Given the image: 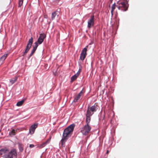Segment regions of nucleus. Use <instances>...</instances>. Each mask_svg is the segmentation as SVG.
I'll return each instance as SVG.
<instances>
[{
	"mask_svg": "<svg viewBox=\"0 0 158 158\" xmlns=\"http://www.w3.org/2000/svg\"><path fill=\"white\" fill-rule=\"evenodd\" d=\"M0 156L3 158H13L17 156V153L15 149H12L10 151L8 148H4L0 150Z\"/></svg>",
	"mask_w": 158,
	"mask_h": 158,
	"instance_id": "obj_1",
	"label": "nucleus"
},
{
	"mask_svg": "<svg viewBox=\"0 0 158 158\" xmlns=\"http://www.w3.org/2000/svg\"><path fill=\"white\" fill-rule=\"evenodd\" d=\"M75 125L73 124L64 129L62 139L61 140V145L63 146L68 139V138L71 136L73 131Z\"/></svg>",
	"mask_w": 158,
	"mask_h": 158,
	"instance_id": "obj_2",
	"label": "nucleus"
},
{
	"mask_svg": "<svg viewBox=\"0 0 158 158\" xmlns=\"http://www.w3.org/2000/svg\"><path fill=\"white\" fill-rule=\"evenodd\" d=\"M116 7L122 11H126L128 7L127 0H119L117 3Z\"/></svg>",
	"mask_w": 158,
	"mask_h": 158,
	"instance_id": "obj_3",
	"label": "nucleus"
},
{
	"mask_svg": "<svg viewBox=\"0 0 158 158\" xmlns=\"http://www.w3.org/2000/svg\"><path fill=\"white\" fill-rule=\"evenodd\" d=\"M43 41L44 40L43 39H42L40 37H39L37 41L35 42L34 43V45L32 46L33 49L31 51V54L29 55V58L31 57L35 53L37 47H38V44H41L43 42Z\"/></svg>",
	"mask_w": 158,
	"mask_h": 158,
	"instance_id": "obj_4",
	"label": "nucleus"
},
{
	"mask_svg": "<svg viewBox=\"0 0 158 158\" xmlns=\"http://www.w3.org/2000/svg\"><path fill=\"white\" fill-rule=\"evenodd\" d=\"M91 127L89 125L85 124L81 128V132L84 135H87L90 132Z\"/></svg>",
	"mask_w": 158,
	"mask_h": 158,
	"instance_id": "obj_5",
	"label": "nucleus"
},
{
	"mask_svg": "<svg viewBox=\"0 0 158 158\" xmlns=\"http://www.w3.org/2000/svg\"><path fill=\"white\" fill-rule=\"evenodd\" d=\"M33 42V38L32 37H31V39H30L28 42V43L27 44V45L26 46V49L25 50L24 52L23 53V54L22 55L23 56H24L26 55L27 53L29 51V49H30L31 46H32V44Z\"/></svg>",
	"mask_w": 158,
	"mask_h": 158,
	"instance_id": "obj_6",
	"label": "nucleus"
},
{
	"mask_svg": "<svg viewBox=\"0 0 158 158\" xmlns=\"http://www.w3.org/2000/svg\"><path fill=\"white\" fill-rule=\"evenodd\" d=\"M88 46H87L86 48H84L82 50L81 53L80 54V56L79 58V60H81L83 61L85 59L87 55V49L86 47H87Z\"/></svg>",
	"mask_w": 158,
	"mask_h": 158,
	"instance_id": "obj_7",
	"label": "nucleus"
},
{
	"mask_svg": "<svg viewBox=\"0 0 158 158\" xmlns=\"http://www.w3.org/2000/svg\"><path fill=\"white\" fill-rule=\"evenodd\" d=\"M94 15H92L90 19L88 20V27L89 29H90L92 27H93L94 26Z\"/></svg>",
	"mask_w": 158,
	"mask_h": 158,
	"instance_id": "obj_8",
	"label": "nucleus"
},
{
	"mask_svg": "<svg viewBox=\"0 0 158 158\" xmlns=\"http://www.w3.org/2000/svg\"><path fill=\"white\" fill-rule=\"evenodd\" d=\"M38 124L37 123H35L32 125L29 128V133L30 134H33L36 128H37Z\"/></svg>",
	"mask_w": 158,
	"mask_h": 158,
	"instance_id": "obj_9",
	"label": "nucleus"
},
{
	"mask_svg": "<svg viewBox=\"0 0 158 158\" xmlns=\"http://www.w3.org/2000/svg\"><path fill=\"white\" fill-rule=\"evenodd\" d=\"M88 106L89 107V109L91 110V112H94L96 111L97 105L95 104L94 105L92 106L91 107H90V106Z\"/></svg>",
	"mask_w": 158,
	"mask_h": 158,
	"instance_id": "obj_10",
	"label": "nucleus"
},
{
	"mask_svg": "<svg viewBox=\"0 0 158 158\" xmlns=\"http://www.w3.org/2000/svg\"><path fill=\"white\" fill-rule=\"evenodd\" d=\"M117 5L115 3H114L112 5V6L111 7V16L112 17L114 15V12L116 7Z\"/></svg>",
	"mask_w": 158,
	"mask_h": 158,
	"instance_id": "obj_11",
	"label": "nucleus"
},
{
	"mask_svg": "<svg viewBox=\"0 0 158 158\" xmlns=\"http://www.w3.org/2000/svg\"><path fill=\"white\" fill-rule=\"evenodd\" d=\"M93 114V112H91V110H90L89 109V107L88 106L86 113V116L91 117V116Z\"/></svg>",
	"mask_w": 158,
	"mask_h": 158,
	"instance_id": "obj_12",
	"label": "nucleus"
},
{
	"mask_svg": "<svg viewBox=\"0 0 158 158\" xmlns=\"http://www.w3.org/2000/svg\"><path fill=\"white\" fill-rule=\"evenodd\" d=\"M79 76V73H76L73 76H72L71 79V82H73V81L76 80L78 77Z\"/></svg>",
	"mask_w": 158,
	"mask_h": 158,
	"instance_id": "obj_13",
	"label": "nucleus"
},
{
	"mask_svg": "<svg viewBox=\"0 0 158 158\" xmlns=\"http://www.w3.org/2000/svg\"><path fill=\"white\" fill-rule=\"evenodd\" d=\"M18 79V77L15 76L10 80V81L11 85L14 84L17 81Z\"/></svg>",
	"mask_w": 158,
	"mask_h": 158,
	"instance_id": "obj_14",
	"label": "nucleus"
},
{
	"mask_svg": "<svg viewBox=\"0 0 158 158\" xmlns=\"http://www.w3.org/2000/svg\"><path fill=\"white\" fill-rule=\"evenodd\" d=\"M59 13V12L57 11H56L52 13V20L54 19L56 16H58V15Z\"/></svg>",
	"mask_w": 158,
	"mask_h": 158,
	"instance_id": "obj_15",
	"label": "nucleus"
},
{
	"mask_svg": "<svg viewBox=\"0 0 158 158\" xmlns=\"http://www.w3.org/2000/svg\"><path fill=\"white\" fill-rule=\"evenodd\" d=\"M84 93V91L82 89L77 96V99H79L80 98H81L82 97Z\"/></svg>",
	"mask_w": 158,
	"mask_h": 158,
	"instance_id": "obj_16",
	"label": "nucleus"
},
{
	"mask_svg": "<svg viewBox=\"0 0 158 158\" xmlns=\"http://www.w3.org/2000/svg\"><path fill=\"white\" fill-rule=\"evenodd\" d=\"M25 99H22V100L18 102L16 104V106H22L25 102Z\"/></svg>",
	"mask_w": 158,
	"mask_h": 158,
	"instance_id": "obj_17",
	"label": "nucleus"
},
{
	"mask_svg": "<svg viewBox=\"0 0 158 158\" xmlns=\"http://www.w3.org/2000/svg\"><path fill=\"white\" fill-rule=\"evenodd\" d=\"M7 56V54H5L2 56L0 58V62H2L4 61L6 58Z\"/></svg>",
	"mask_w": 158,
	"mask_h": 158,
	"instance_id": "obj_18",
	"label": "nucleus"
},
{
	"mask_svg": "<svg viewBox=\"0 0 158 158\" xmlns=\"http://www.w3.org/2000/svg\"><path fill=\"white\" fill-rule=\"evenodd\" d=\"M48 143L46 141H45V142L40 145L38 147L40 148H42L44 147Z\"/></svg>",
	"mask_w": 158,
	"mask_h": 158,
	"instance_id": "obj_19",
	"label": "nucleus"
},
{
	"mask_svg": "<svg viewBox=\"0 0 158 158\" xmlns=\"http://www.w3.org/2000/svg\"><path fill=\"white\" fill-rule=\"evenodd\" d=\"M91 120L90 117L86 116V124L89 125Z\"/></svg>",
	"mask_w": 158,
	"mask_h": 158,
	"instance_id": "obj_20",
	"label": "nucleus"
},
{
	"mask_svg": "<svg viewBox=\"0 0 158 158\" xmlns=\"http://www.w3.org/2000/svg\"><path fill=\"white\" fill-rule=\"evenodd\" d=\"M39 37H40V38H42V39H43L44 40V39L46 37V35L44 33L41 34H40Z\"/></svg>",
	"mask_w": 158,
	"mask_h": 158,
	"instance_id": "obj_21",
	"label": "nucleus"
},
{
	"mask_svg": "<svg viewBox=\"0 0 158 158\" xmlns=\"http://www.w3.org/2000/svg\"><path fill=\"white\" fill-rule=\"evenodd\" d=\"M23 0H19L18 6L21 7L23 5Z\"/></svg>",
	"mask_w": 158,
	"mask_h": 158,
	"instance_id": "obj_22",
	"label": "nucleus"
},
{
	"mask_svg": "<svg viewBox=\"0 0 158 158\" xmlns=\"http://www.w3.org/2000/svg\"><path fill=\"white\" fill-rule=\"evenodd\" d=\"M19 150L22 152L23 151V146L22 144H19Z\"/></svg>",
	"mask_w": 158,
	"mask_h": 158,
	"instance_id": "obj_23",
	"label": "nucleus"
},
{
	"mask_svg": "<svg viewBox=\"0 0 158 158\" xmlns=\"http://www.w3.org/2000/svg\"><path fill=\"white\" fill-rule=\"evenodd\" d=\"M16 131H15L14 129H13L11 131V133L13 135H15Z\"/></svg>",
	"mask_w": 158,
	"mask_h": 158,
	"instance_id": "obj_24",
	"label": "nucleus"
},
{
	"mask_svg": "<svg viewBox=\"0 0 158 158\" xmlns=\"http://www.w3.org/2000/svg\"><path fill=\"white\" fill-rule=\"evenodd\" d=\"M51 139V136H50V137L46 141L48 143H49Z\"/></svg>",
	"mask_w": 158,
	"mask_h": 158,
	"instance_id": "obj_25",
	"label": "nucleus"
},
{
	"mask_svg": "<svg viewBox=\"0 0 158 158\" xmlns=\"http://www.w3.org/2000/svg\"><path fill=\"white\" fill-rule=\"evenodd\" d=\"M81 68L79 69L77 73H79V75H80V73L81 71Z\"/></svg>",
	"mask_w": 158,
	"mask_h": 158,
	"instance_id": "obj_26",
	"label": "nucleus"
},
{
	"mask_svg": "<svg viewBox=\"0 0 158 158\" xmlns=\"http://www.w3.org/2000/svg\"><path fill=\"white\" fill-rule=\"evenodd\" d=\"M29 147L31 148H33L34 147V145L33 144H30L29 145Z\"/></svg>",
	"mask_w": 158,
	"mask_h": 158,
	"instance_id": "obj_27",
	"label": "nucleus"
},
{
	"mask_svg": "<svg viewBox=\"0 0 158 158\" xmlns=\"http://www.w3.org/2000/svg\"><path fill=\"white\" fill-rule=\"evenodd\" d=\"M44 18H48V16L47 15H44Z\"/></svg>",
	"mask_w": 158,
	"mask_h": 158,
	"instance_id": "obj_28",
	"label": "nucleus"
},
{
	"mask_svg": "<svg viewBox=\"0 0 158 158\" xmlns=\"http://www.w3.org/2000/svg\"><path fill=\"white\" fill-rule=\"evenodd\" d=\"M77 99H74L73 102H76L77 101Z\"/></svg>",
	"mask_w": 158,
	"mask_h": 158,
	"instance_id": "obj_29",
	"label": "nucleus"
},
{
	"mask_svg": "<svg viewBox=\"0 0 158 158\" xmlns=\"http://www.w3.org/2000/svg\"><path fill=\"white\" fill-rule=\"evenodd\" d=\"M109 151L108 150H107L106 153V154H108L109 153Z\"/></svg>",
	"mask_w": 158,
	"mask_h": 158,
	"instance_id": "obj_30",
	"label": "nucleus"
}]
</instances>
